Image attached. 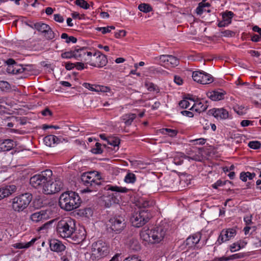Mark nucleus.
<instances>
[{
    "mask_svg": "<svg viewBox=\"0 0 261 261\" xmlns=\"http://www.w3.org/2000/svg\"><path fill=\"white\" fill-rule=\"evenodd\" d=\"M95 186L93 187L92 189H90V191H99V193H102L103 195H105L103 193V191H111L115 192L112 194H109L108 196H105L104 201L106 202V205L107 207H109L113 203H117L119 201V200L117 198L119 196L118 193H126L128 190L122 187H118L117 186H112L108 185L107 182L105 181L97 180L95 183Z\"/></svg>",
    "mask_w": 261,
    "mask_h": 261,
    "instance_id": "1",
    "label": "nucleus"
},
{
    "mask_svg": "<svg viewBox=\"0 0 261 261\" xmlns=\"http://www.w3.org/2000/svg\"><path fill=\"white\" fill-rule=\"evenodd\" d=\"M81 202V199L78 194L72 191L62 193L59 199V206L66 211H71L78 208Z\"/></svg>",
    "mask_w": 261,
    "mask_h": 261,
    "instance_id": "2",
    "label": "nucleus"
},
{
    "mask_svg": "<svg viewBox=\"0 0 261 261\" xmlns=\"http://www.w3.org/2000/svg\"><path fill=\"white\" fill-rule=\"evenodd\" d=\"M45 177L43 182H41L40 187L41 189L39 190L38 192L45 194H52L58 192L63 188V182L60 180L52 181L51 176L53 175L52 171L49 170V172Z\"/></svg>",
    "mask_w": 261,
    "mask_h": 261,
    "instance_id": "3",
    "label": "nucleus"
},
{
    "mask_svg": "<svg viewBox=\"0 0 261 261\" xmlns=\"http://www.w3.org/2000/svg\"><path fill=\"white\" fill-rule=\"evenodd\" d=\"M75 221L70 218L59 221L56 226L58 233L63 238H68L75 231Z\"/></svg>",
    "mask_w": 261,
    "mask_h": 261,
    "instance_id": "4",
    "label": "nucleus"
},
{
    "mask_svg": "<svg viewBox=\"0 0 261 261\" xmlns=\"http://www.w3.org/2000/svg\"><path fill=\"white\" fill-rule=\"evenodd\" d=\"M5 63L7 64V72L8 73L13 74H17L19 73H24V77L30 74V72L34 70L33 65H20L18 64L15 61L12 59H8Z\"/></svg>",
    "mask_w": 261,
    "mask_h": 261,
    "instance_id": "5",
    "label": "nucleus"
},
{
    "mask_svg": "<svg viewBox=\"0 0 261 261\" xmlns=\"http://www.w3.org/2000/svg\"><path fill=\"white\" fill-rule=\"evenodd\" d=\"M32 198V195L29 193L22 194L15 197L12 199L13 210L18 212L23 211L28 207Z\"/></svg>",
    "mask_w": 261,
    "mask_h": 261,
    "instance_id": "6",
    "label": "nucleus"
},
{
    "mask_svg": "<svg viewBox=\"0 0 261 261\" xmlns=\"http://www.w3.org/2000/svg\"><path fill=\"white\" fill-rule=\"evenodd\" d=\"M152 217L150 210H139L132 215L130 221L136 227H140L145 224Z\"/></svg>",
    "mask_w": 261,
    "mask_h": 261,
    "instance_id": "7",
    "label": "nucleus"
},
{
    "mask_svg": "<svg viewBox=\"0 0 261 261\" xmlns=\"http://www.w3.org/2000/svg\"><path fill=\"white\" fill-rule=\"evenodd\" d=\"M124 218L120 215L112 216L107 224L108 229L110 232H114L116 234L120 233L125 227Z\"/></svg>",
    "mask_w": 261,
    "mask_h": 261,
    "instance_id": "8",
    "label": "nucleus"
},
{
    "mask_svg": "<svg viewBox=\"0 0 261 261\" xmlns=\"http://www.w3.org/2000/svg\"><path fill=\"white\" fill-rule=\"evenodd\" d=\"M100 179V175L97 172L91 171L83 173L81 177V182L87 187L85 189L86 192H91L90 189L95 186L97 180Z\"/></svg>",
    "mask_w": 261,
    "mask_h": 261,
    "instance_id": "9",
    "label": "nucleus"
},
{
    "mask_svg": "<svg viewBox=\"0 0 261 261\" xmlns=\"http://www.w3.org/2000/svg\"><path fill=\"white\" fill-rule=\"evenodd\" d=\"M92 257L101 258L108 254L109 250L106 243L102 240H98L92 245Z\"/></svg>",
    "mask_w": 261,
    "mask_h": 261,
    "instance_id": "10",
    "label": "nucleus"
},
{
    "mask_svg": "<svg viewBox=\"0 0 261 261\" xmlns=\"http://www.w3.org/2000/svg\"><path fill=\"white\" fill-rule=\"evenodd\" d=\"M192 77L194 81L201 84H208L214 81L213 77L203 71H194Z\"/></svg>",
    "mask_w": 261,
    "mask_h": 261,
    "instance_id": "11",
    "label": "nucleus"
},
{
    "mask_svg": "<svg viewBox=\"0 0 261 261\" xmlns=\"http://www.w3.org/2000/svg\"><path fill=\"white\" fill-rule=\"evenodd\" d=\"M152 229V231H150V234L152 235V238L155 241V243L161 242L167 235V228L163 226H157Z\"/></svg>",
    "mask_w": 261,
    "mask_h": 261,
    "instance_id": "12",
    "label": "nucleus"
},
{
    "mask_svg": "<svg viewBox=\"0 0 261 261\" xmlns=\"http://www.w3.org/2000/svg\"><path fill=\"white\" fill-rule=\"evenodd\" d=\"M49 169L45 170L43 171H42L40 174H36L33 176L31 177L30 179V183L31 186L34 188L36 189L39 191V190H41V182H43V180H44L45 177L46 176V174L48 173Z\"/></svg>",
    "mask_w": 261,
    "mask_h": 261,
    "instance_id": "13",
    "label": "nucleus"
},
{
    "mask_svg": "<svg viewBox=\"0 0 261 261\" xmlns=\"http://www.w3.org/2000/svg\"><path fill=\"white\" fill-rule=\"evenodd\" d=\"M107 63V56L98 51L93 54V61L90 63V65L94 67H102L106 65Z\"/></svg>",
    "mask_w": 261,
    "mask_h": 261,
    "instance_id": "14",
    "label": "nucleus"
},
{
    "mask_svg": "<svg viewBox=\"0 0 261 261\" xmlns=\"http://www.w3.org/2000/svg\"><path fill=\"white\" fill-rule=\"evenodd\" d=\"M86 238V235L85 231L84 230H80L75 231L72 233V235H71L68 239H69V241L74 244H79L82 242H83Z\"/></svg>",
    "mask_w": 261,
    "mask_h": 261,
    "instance_id": "15",
    "label": "nucleus"
},
{
    "mask_svg": "<svg viewBox=\"0 0 261 261\" xmlns=\"http://www.w3.org/2000/svg\"><path fill=\"white\" fill-rule=\"evenodd\" d=\"M207 114L212 115L215 118L220 119H226L229 117L228 112L224 108H214L208 110Z\"/></svg>",
    "mask_w": 261,
    "mask_h": 261,
    "instance_id": "16",
    "label": "nucleus"
},
{
    "mask_svg": "<svg viewBox=\"0 0 261 261\" xmlns=\"http://www.w3.org/2000/svg\"><path fill=\"white\" fill-rule=\"evenodd\" d=\"M236 233V231L234 229H229L227 230H223L218 238L217 242L219 244L230 240Z\"/></svg>",
    "mask_w": 261,
    "mask_h": 261,
    "instance_id": "17",
    "label": "nucleus"
},
{
    "mask_svg": "<svg viewBox=\"0 0 261 261\" xmlns=\"http://www.w3.org/2000/svg\"><path fill=\"white\" fill-rule=\"evenodd\" d=\"M225 94V91L222 89L214 90L206 93V95L208 98L215 101L223 99Z\"/></svg>",
    "mask_w": 261,
    "mask_h": 261,
    "instance_id": "18",
    "label": "nucleus"
},
{
    "mask_svg": "<svg viewBox=\"0 0 261 261\" xmlns=\"http://www.w3.org/2000/svg\"><path fill=\"white\" fill-rule=\"evenodd\" d=\"M200 100V98L196 97V100L190 110L195 111L199 113L204 112L208 107L207 101H205V104H203Z\"/></svg>",
    "mask_w": 261,
    "mask_h": 261,
    "instance_id": "19",
    "label": "nucleus"
},
{
    "mask_svg": "<svg viewBox=\"0 0 261 261\" xmlns=\"http://www.w3.org/2000/svg\"><path fill=\"white\" fill-rule=\"evenodd\" d=\"M48 217L47 211L41 210L32 214L30 218L32 221L37 223L43 220H46Z\"/></svg>",
    "mask_w": 261,
    "mask_h": 261,
    "instance_id": "20",
    "label": "nucleus"
},
{
    "mask_svg": "<svg viewBox=\"0 0 261 261\" xmlns=\"http://www.w3.org/2000/svg\"><path fill=\"white\" fill-rule=\"evenodd\" d=\"M50 250L54 252H61L65 250L66 247L57 240H52L49 242Z\"/></svg>",
    "mask_w": 261,
    "mask_h": 261,
    "instance_id": "21",
    "label": "nucleus"
},
{
    "mask_svg": "<svg viewBox=\"0 0 261 261\" xmlns=\"http://www.w3.org/2000/svg\"><path fill=\"white\" fill-rule=\"evenodd\" d=\"M150 231H152V229H145L143 228L140 231V235L141 238L144 241L149 243L154 244L155 241L153 240L152 235L150 234Z\"/></svg>",
    "mask_w": 261,
    "mask_h": 261,
    "instance_id": "22",
    "label": "nucleus"
},
{
    "mask_svg": "<svg viewBox=\"0 0 261 261\" xmlns=\"http://www.w3.org/2000/svg\"><path fill=\"white\" fill-rule=\"evenodd\" d=\"M16 146V142L11 139H5L0 142V150L2 151H9Z\"/></svg>",
    "mask_w": 261,
    "mask_h": 261,
    "instance_id": "23",
    "label": "nucleus"
},
{
    "mask_svg": "<svg viewBox=\"0 0 261 261\" xmlns=\"http://www.w3.org/2000/svg\"><path fill=\"white\" fill-rule=\"evenodd\" d=\"M136 206L139 208V210H149V208L152 205V202L144 199H140L136 203Z\"/></svg>",
    "mask_w": 261,
    "mask_h": 261,
    "instance_id": "24",
    "label": "nucleus"
},
{
    "mask_svg": "<svg viewBox=\"0 0 261 261\" xmlns=\"http://www.w3.org/2000/svg\"><path fill=\"white\" fill-rule=\"evenodd\" d=\"M43 141L46 146L51 147L54 144H58L59 139L56 136L50 135L45 137L43 139Z\"/></svg>",
    "mask_w": 261,
    "mask_h": 261,
    "instance_id": "25",
    "label": "nucleus"
},
{
    "mask_svg": "<svg viewBox=\"0 0 261 261\" xmlns=\"http://www.w3.org/2000/svg\"><path fill=\"white\" fill-rule=\"evenodd\" d=\"M179 180L178 177L169 176L165 180V186L174 189L179 184Z\"/></svg>",
    "mask_w": 261,
    "mask_h": 261,
    "instance_id": "26",
    "label": "nucleus"
},
{
    "mask_svg": "<svg viewBox=\"0 0 261 261\" xmlns=\"http://www.w3.org/2000/svg\"><path fill=\"white\" fill-rule=\"evenodd\" d=\"M200 240V237L198 234H194L192 236L188 237L186 241V245L189 248L194 247L196 244L199 243Z\"/></svg>",
    "mask_w": 261,
    "mask_h": 261,
    "instance_id": "27",
    "label": "nucleus"
},
{
    "mask_svg": "<svg viewBox=\"0 0 261 261\" xmlns=\"http://www.w3.org/2000/svg\"><path fill=\"white\" fill-rule=\"evenodd\" d=\"M88 51L87 48L82 47L79 49H75V59L77 60L81 61L87 54Z\"/></svg>",
    "mask_w": 261,
    "mask_h": 261,
    "instance_id": "28",
    "label": "nucleus"
},
{
    "mask_svg": "<svg viewBox=\"0 0 261 261\" xmlns=\"http://www.w3.org/2000/svg\"><path fill=\"white\" fill-rule=\"evenodd\" d=\"M136 115L135 114H127L122 116V119L125 123L126 125L129 126L131 125L133 120L136 118Z\"/></svg>",
    "mask_w": 261,
    "mask_h": 261,
    "instance_id": "29",
    "label": "nucleus"
},
{
    "mask_svg": "<svg viewBox=\"0 0 261 261\" xmlns=\"http://www.w3.org/2000/svg\"><path fill=\"white\" fill-rule=\"evenodd\" d=\"M167 64L170 65L171 67H175L179 64V60L175 57L172 55H168V58L167 59Z\"/></svg>",
    "mask_w": 261,
    "mask_h": 261,
    "instance_id": "30",
    "label": "nucleus"
},
{
    "mask_svg": "<svg viewBox=\"0 0 261 261\" xmlns=\"http://www.w3.org/2000/svg\"><path fill=\"white\" fill-rule=\"evenodd\" d=\"M49 27V26L48 24L41 22H36L34 23L35 29L42 34L45 31H46L47 29H48Z\"/></svg>",
    "mask_w": 261,
    "mask_h": 261,
    "instance_id": "31",
    "label": "nucleus"
},
{
    "mask_svg": "<svg viewBox=\"0 0 261 261\" xmlns=\"http://www.w3.org/2000/svg\"><path fill=\"white\" fill-rule=\"evenodd\" d=\"M130 248L134 251H139L141 249V245L137 239H132L129 241Z\"/></svg>",
    "mask_w": 261,
    "mask_h": 261,
    "instance_id": "32",
    "label": "nucleus"
},
{
    "mask_svg": "<svg viewBox=\"0 0 261 261\" xmlns=\"http://www.w3.org/2000/svg\"><path fill=\"white\" fill-rule=\"evenodd\" d=\"M159 131L162 134L168 135L169 136L171 137H175L177 134V130L167 128L160 129Z\"/></svg>",
    "mask_w": 261,
    "mask_h": 261,
    "instance_id": "33",
    "label": "nucleus"
},
{
    "mask_svg": "<svg viewBox=\"0 0 261 261\" xmlns=\"http://www.w3.org/2000/svg\"><path fill=\"white\" fill-rule=\"evenodd\" d=\"M234 14L231 11H228L223 14L222 19L226 23L229 24L231 22V19Z\"/></svg>",
    "mask_w": 261,
    "mask_h": 261,
    "instance_id": "34",
    "label": "nucleus"
},
{
    "mask_svg": "<svg viewBox=\"0 0 261 261\" xmlns=\"http://www.w3.org/2000/svg\"><path fill=\"white\" fill-rule=\"evenodd\" d=\"M138 9L140 11L144 13H148L152 10V8L148 4L143 3L141 4L138 6Z\"/></svg>",
    "mask_w": 261,
    "mask_h": 261,
    "instance_id": "35",
    "label": "nucleus"
},
{
    "mask_svg": "<svg viewBox=\"0 0 261 261\" xmlns=\"http://www.w3.org/2000/svg\"><path fill=\"white\" fill-rule=\"evenodd\" d=\"M120 140L116 137H109L108 138V143L114 147L118 146Z\"/></svg>",
    "mask_w": 261,
    "mask_h": 261,
    "instance_id": "36",
    "label": "nucleus"
},
{
    "mask_svg": "<svg viewBox=\"0 0 261 261\" xmlns=\"http://www.w3.org/2000/svg\"><path fill=\"white\" fill-rule=\"evenodd\" d=\"M83 86L92 91L99 92V90H101L99 85H91L89 83H84L83 84Z\"/></svg>",
    "mask_w": 261,
    "mask_h": 261,
    "instance_id": "37",
    "label": "nucleus"
},
{
    "mask_svg": "<svg viewBox=\"0 0 261 261\" xmlns=\"http://www.w3.org/2000/svg\"><path fill=\"white\" fill-rule=\"evenodd\" d=\"M43 34L44 36L48 40H51L55 38V34L50 27Z\"/></svg>",
    "mask_w": 261,
    "mask_h": 261,
    "instance_id": "38",
    "label": "nucleus"
},
{
    "mask_svg": "<svg viewBox=\"0 0 261 261\" xmlns=\"http://www.w3.org/2000/svg\"><path fill=\"white\" fill-rule=\"evenodd\" d=\"M61 38L63 39H65V42L67 43H69L70 42L74 43L77 41V39L75 37L73 36H68L66 33L62 34Z\"/></svg>",
    "mask_w": 261,
    "mask_h": 261,
    "instance_id": "39",
    "label": "nucleus"
},
{
    "mask_svg": "<svg viewBox=\"0 0 261 261\" xmlns=\"http://www.w3.org/2000/svg\"><path fill=\"white\" fill-rule=\"evenodd\" d=\"M11 195L10 189L7 187L0 188V200Z\"/></svg>",
    "mask_w": 261,
    "mask_h": 261,
    "instance_id": "40",
    "label": "nucleus"
},
{
    "mask_svg": "<svg viewBox=\"0 0 261 261\" xmlns=\"http://www.w3.org/2000/svg\"><path fill=\"white\" fill-rule=\"evenodd\" d=\"M86 56H85L81 61L85 62L86 64H89L92 63L93 55L90 51L86 53Z\"/></svg>",
    "mask_w": 261,
    "mask_h": 261,
    "instance_id": "41",
    "label": "nucleus"
},
{
    "mask_svg": "<svg viewBox=\"0 0 261 261\" xmlns=\"http://www.w3.org/2000/svg\"><path fill=\"white\" fill-rule=\"evenodd\" d=\"M181 154L180 156H176L174 158L173 162L175 164L180 165L184 162L183 158H189V156L184 155L183 153H181Z\"/></svg>",
    "mask_w": 261,
    "mask_h": 261,
    "instance_id": "42",
    "label": "nucleus"
},
{
    "mask_svg": "<svg viewBox=\"0 0 261 261\" xmlns=\"http://www.w3.org/2000/svg\"><path fill=\"white\" fill-rule=\"evenodd\" d=\"M124 181L127 183H134L136 181V176L134 173H128L125 177Z\"/></svg>",
    "mask_w": 261,
    "mask_h": 261,
    "instance_id": "43",
    "label": "nucleus"
},
{
    "mask_svg": "<svg viewBox=\"0 0 261 261\" xmlns=\"http://www.w3.org/2000/svg\"><path fill=\"white\" fill-rule=\"evenodd\" d=\"M75 4L84 9H88L90 7L89 4L85 0H76Z\"/></svg>",
    "mask_w": 261,
    "mask_h": 261,
    "instance_id": "44",
    "label": "nucleus"
},
{
    "mask_svg": "<svg viewBox=\"0 0 261 261\" xmlns=\"http://www.w3.org/2000/svg\"><path fill=\"white\" fill-rule=\"evenodd\" d=\"M61 57L63 59H70L72 58L75 59V50L62 53L61 54Z\"/></svg>",
    "mask_w": 261,
    "mask_h": 261,
    "instance_id": "45",
    "label": "nucleus"
},
{
    "mask_svg": "<svg viewBox=\"0 0 261 261\" xmlns=\"http://www.w3.org/2000/svg\"><path fill=\"white\" fill-rule=\"evenodd\" d=\"M248 146L253 149H259L261 146V143L258 141H250L248 143Z\"/></svg>",
    "mask_w": 261,
    "mask_h": 261,
    "instance_id": "46",
    "label": "nucleus"
},
{
    "mask_svg": "<svg viewBox=\"0 0 261 261\" xmlns=\"http://www.w3.org/2000/svg\"><path fill=\"white\" fill-rule=\"evenodd\" d=\"M244 246H241V242H237L232 244L230 246V250L231 252H234L239 250L241 248H243Z\"/></svg>",
    "mask_w": 261,
    "mask_h": 261,
    "instance_id": "47",
    "label": "nucleus"
},
{
    "mask_svg": "<svg viewBox=\"0 0 261 261\" xmlns=\"http://www.w3.org/2000/svg\"><path fill=\"white\" fill-rule=\"evenodd\" d=\"M101 144L97 142L95 144V147L91 149V152L94 154H100L102 152Z\"/></svg>",
    "mask_w": 261,
    "mask_h": 261,
    "instance_id": "48",
    "label": "nucleus"
},
{
    "mask_svg": "<svg viewBox=\"0 0 261 261\" xmlns=\"http://www.w3.org/2000/svg\"><path fill=\"white\" fill-rule=\"evenodd\" d=\"M221 36L232 37L235 35L234 32L230 30L221 31L220 32Z\"/></svg>",
    "mask_w": 261,
    "mask_h": 261,
    "instance_id": "49",
    "label": "nucleus"
},
{
    "mask_svg": "<svg viewBox=\"0 0 261 261\" xmlns=\"http://www.w3.org/2000/svg\"><path fill=\"white\" fill-rule=\"evenodd\" d=\"M179 106L182 109H187L190 106V102L186 99L183 98L182 100H180L178 103Z\"/></svg>",
    "mask_w": 261,
    "mask_h": 261,
    "instance_id": "50",
    "label": "nucleus"
},
{
    "mask_svg": "<svg viewBox=\"0 0 261 261\" xmlns=\"http://www.w3.org/2000/svg\"><path fill=\"white\" fill-rule=\"evenodd\" d=\"M204 11H206L204 9L203 3L201 2L199 4L198 7L196 8V13L198 15H201Z\"/></svg>",
    "mask_w": 261,
    "mask_h": 261,
    "instance_id": "51",
    "label": "nucleus"
},
{
    "mask_svg": "<svg viewBox=\"0 0 261 261\" xmlns=\"http://www.w3.org/2000/svg\"><path fill=\"white\" fill-rule=\"evenodd\" d=\"M54 20L58 22L62 23L64 21V18L60 14H54Z\"/></svg>",
    "mask_w": 261,
    "mask_h": 261,
    "instance_id": "52",
    "label": "nucleus"
},
{
    "mask_svg": "<svg viewBox=\"0 0 261 261\" xmlns=\"http://www.w3.org/2000/svg\"><path fill=\"white\" fill-rule=\"evenodd\" d=\"M96 30L98 31H101L103 34H105L107 33H109L111 32V30L109 29V28L108 27L96 28Z\"/></svg>",
    "mask_w": 261,
    "mask_h": 261,
    "instance_id": "53",
    "label": "nucleus"
},
{
    "mask_svg": "<svg viewBox=\"0 0 261 261\" xmlns=\"http://www.w3.org/2000/svg\"><path fill=\"white\" fill-rule=\"evenodd\" d=\"M205 140H206L204 138H199V139L191 140L190 142H196L195 144H196L203 145V144H205Z\"/></svg>",
    "mask_w": 261,
    "mask_h": 261,
    "instance_id": "54",
    "label": "nucleus"
},
{
    "mask_svg": "<svg viewBox=\"0 0 261 261\" xmlns=\"http://www.w3.org/2000/svg\"><path fill=\"white\" fill-rule=\"evenodd\" d=\"M126 35V31L125 30H120L118 32L115 33V36L116 38H118L121 37H124Z\"/></svg>",
    "mask_w": 261,
    "mask_h": 261,
    "instance_id": "55",
    "label": "nucleus"
},
{
    "mask_svg": "<svg viewBox=\"0 0 261 261\" xmlns=\"http://www.w3.org/2000/svg\"><path fill=\"white\" fill-rule=\"evenodd\" d=\"M145 86L150 91H153L155 90V86L152 83H145Z\"/></svg>",
    "mask_w": 261,
    "mask_h": 261,
    "instance_id": "56",
    "label": "nucleus"
},
{
    "mask_svg": "<svg viewBox=\"0 0 261 261\" xmlns=\"http://www.w3.org/2000/svg\"><path fill=\"white\" fill-rule=\"evenodd\" d=\"M243 257H244L243 254L237 253V254H233V255L230 256L229 257H228V258H229V259H236V258H243Z\"/></svg>",
    "mask_w": 261,
    "mask_h": 261,
    "instance_id": "57",
    "label": "nucleus"
},
{
    "mask_svg": "<svg viewBox=\"0 0 261 261\" xmlns=\"http://www.w3.org/2000/svg\"><path fill=\"white\" fill-rule=\"evenodd\" d=\"M41 113H42V115H43V116H47V115L52 116L53 115L52 112L48 108H45L43 111H42L41 112Z\"/></svg>",
    "mask_w": 261,
    "mask_h": 261,
    "instance_id": "58",
    "label": "nucleus"
},
{
    "mask_svg": "<svg viewBox=\"0 0 261 261\" xmlns=\"http://www.w3.org/2000/svg\"><path fill=\"white\" fill-rule=\"evenodd\" d=\"M184 99L187 100H190L195 102L196 100V96H194L193 95H191L189 94H187L184 97Z\"/></svg>",
    "mask_w": 261,
    "mask_h": 261,
    "instance_id": "59",
    "label": "nucleus"
},
{
    "mask_svg": "<svg viewBox=\"0 0 261 261\" xmlns=\"http://www.w3.org/2000/svg\"><path fill=\"white\" fill-rule=\"evenodd\" d=\"M75 67L79 70H81L85 68L84 64L82 62H76L75 63Z\"/></svg>",
    "mask_w": 261,
    "mask_h": 261,
    "instance_id": "60",
    "label": "nucleus"
},
{
    "mask_svg": "<svg viewBox=\"0 0 261 261\" xmlns=\"http://www.w3.org/2000/svg\"><path fill=\"white\" fill-rule=\"evenodd\" d=\"M251 40L253 42H257L261 41V37H259V36L258 35L254 34L251 37Z\"/></svg>",
    "mask_w": 261,
    "mask_h": 261,
    "instance_id": "61",
    "label": "nucleus"
},
{
    "mask_svg": "<svg viewBox=\"0 0 261 261\" xmlns=\"http://www.w3.org/2000/svg\"><path fill=\"white\" fill-rule=\"evenodd\" d=\"M75 67V63H72L70 62L67 63L65 65V68L67 70H70L72 69Z\"/></svg>",
    "mask_w": 261,
    "mask_h": 261,
    "instance_id": "62",
    "label": "nucleus"
},
{
    "mask_svg": "<svg viewBox=\"0 0 261 261\" xmlns=\"http://www.w3.org/2000/svg\"><path fill=\"white\" fill-rule=\"evenodd\" d=\"M181 114L184 116H186L189 117H193L194 116L193 113L188 111H182L181 112Z\"/></svg>",
    "mask_w": 261,
    "mask_h": 261,
    "instance_id": "63",
    "label": "nucleus"
},
{
    "mask_svg": "<svg viewBox=\"0 0 261 261\" xmlns=\"http://www.w3.org/2000/svg\"><path fill=\"white\" fill-rule=\"evenodd\" d=\"M253 122L248 120H243L241 122V125L243 127H246L251 124Z\"/></svg>",
    "mask_w": 261,
    "mask_h": 261,
    "instance_id": "64",
    "label": "nucleus"
}]
</instances>
